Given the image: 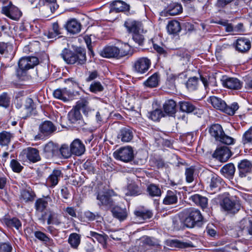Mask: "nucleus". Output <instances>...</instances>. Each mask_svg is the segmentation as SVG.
<instances>
[{"label":"nucleus","mask_w":252,"mask_h":252,"mask_svg":"<svg viewBox=\"0 0 252 252\" xmlns=\"http://www.w3.org/2000/svg\"><path fill=\"white\" fill-rule=\"evenodd\" d=\"M61 56L67 64L77 63L78 65H83L85 64L87 61L86 51L80 48L74 52L64 48L62 51Z\"/></svg>","instance_id":"f257e3e1"},{"label":"nucleus","mask_w":252,"mask_h":252,"mask_svg":"<svg viewBox=\"0 0 252 252\" xmlns=\"http://www.w3.org/2000/svg\"><path fill=\"white\" fill-rule=\"evenodd\" d=\"M209 132L210 135L214 137L217 141L226 145H231L234 143V139L225 135L221 126L219 124L212 125L209 129Z\"/></svg>","instance_id":"f03ea898"},{"label":"nucleus","mask_w":252,"mask_h":252,"mask_svg":"<svg viewBox=\"0 0 252 252\" xmlns=\"http://www.w3.org/2000/svg\"><path fill=\"white\" fill-rule=\"evenodd\" d=\"M185 216L184 224L188 227L192 228L198 222L202 220L200 212L195 208L185 209L183 211Z\"/></svg>","instance_id":"7ed1b4c3"},{"label":"nucleus","mask_w":252,"mask_h":252,"mask_svg":"<svg viewBox=\"0 0 252 252\" xmlns=\"http://www.w3.org/2000/svg\"><path fill=\"white\" fill-rule=\"evenodd\" d=\"M38 63V60L35 57L22 58L19 61V68L17 70L18 76L23 75L28 70L33 68Z\"/></svg>","instance_id":"20e7f679"},{"label":"nucleus","mask_w":252,"mask_h":252,"mask_svg":"<svg viewBox=\"0 0 252 252\" xmlns=\"http://www.w3.org/2000/svg\"><path fill=\"white\" fill-rule=\"evenodd\" d=\"M114 158L124 162H128L134 158V152L129 146L121 147L113 153Z\"/></svg>","instance_id":"39448f33"},{"label":"nucleus","mask_w":252,"mask_h":252,"mask_svg":"<svg viewBox=\"0 0 252 252\" xmlns=\"http://www.w3.org/2000/svg\"><path fill=\"white\" fill-rule=\"evenodd\" d=\"M208 101L217 110H238L239 108L237 102H234L230 106H227L224 100L215 96H210Z\"/></svg>","instance_id":"423d86ee"},{"label":"nucleus","mask_w":252,"mask_h":252,"mask_svg":"<svg viewBox=\"0 0 252 252\" xmlns=\"http://www.w3.org/2000/svg\"><path fill=\"white\" fill-rule=\"evenodd\" d=\"M128 54V52L120 49L115 46H106L100 52V55L107 58L120 59Z\"/></svg>","instance_id":"0eeeda50"},{"label":"nucleus","mask_w":252,"mask_h":252,"mask_svg":"<svg viewBox=\"0 0 252 252\" xmlns=\"http://www.w3.org/2000/svg\"><path fill=\"white\" fill-rule=\"evenodd\" d=\"M151 65L150 59L146 57L137 59L133 63V71L139 74H144L149 69Z\"/></svg>","instance_id":"6e6552de"},{"label":"nucleus","mask_w":252,"mask_h":252,"mask_svg":"<svg viewBox=\"0 0 252 252\" xmlns=\"http://www.w3.org/2000/svg\"><path fill=\"white\" fill-rule=\"evenodd\" d=\"M1 12L7 17L14 20H18L22 14L18 8L14 5L11 1L7 5L2 7Z\"/></svg>","instance_id":"1a4fd4ad"},{"label":"nucleus","mask_w":252,"mask_h":252,"mask_svg":"<svg viewBox=\"0 0 252 252\" xmlns=\"http://www.w3.org/2000/svg\"><path fill=\"white\" fill-rule=\"evenodd\" d=\"M65 82L71 86L72 89H67L66 88L63 89V101H67L70 99H72L77 94H79L78 91L76 89L79 88V84L76 82L73 81L72 79H67L65 80Z\"/></svg>","instance_id":"9d476101"},{"label":"nucleus","mask_w":252,"mask_h":252,"mask_svg":"<svg viewBox=\"0 0 252 252\" xmlns=\"http://www.w3.org/2000/svg\"><path fill=\"white\" fill-rule=\"evenodd\" d=\"M128 32L132 34L138 32H144L143 24L140 21L128 19L124 24Z\"/></svg>","instance_id":"9b49d317"},{"label":"nucleus","mask_w":252,"mask_h":252,"mask_svg":"<svg viewBox=\"0 0 252 252\" xmlns=\"http://www.w3.org/2000/svg\"><path fill=\"white\" fill-rule=\"evenodd\" d=\"M59 149L57 145L52 142H49L44 146V156L47 158L56 157L58 155Z\"/></svg>","instance_id":"f8f14e48"},{"label":"nucleus","mask_w":252,"mask_h":252,"mask_svg":"<svg viewBox=\"0 0 252 252\" xmlns=\"http://www.w3.org/2000/svg\"><path fill=\"white\" fill-rule=\"evenodd\" d=\"M221 81L223 87L230 89L239 90L242 87V82L236 78H223Z\"/></svg>","instance_id":"ddd939ff"},{"label":"nucleus","mask_w":252,"mask_h":252,"mask_svg":"<svg viewBox=\"0 0 252 252\" xmlns=\"http://www.w3.org/2000/svg\"><path fill=\"white\" fill-rule=\"evenodd\" d=\"M183 11L182 5L178 2L170 3L167 7L162 12L165 16L168 15H176L180 14Z\"/></svg>","instance_id":"4468645a"},{"label":"nucleus","mask_w":252,"mask_h":252,"mask_svg":"<svg viewBox=\"0 0 252 252\" xmlns=\"http://www.w3.org/2000/svg\"><path fill=\"white\" fill-rule=\"evenodd\" d=\"M16 107L17 109H24L27 110H34L36 109L35 104L31 98H27L24 100L17 99Z\"/></svg>","instance_id":"2eb2a0df"},{"label":"nucleus","mask_w":252,"mask_h":252,"mask_svg":"<svg viewBox=\"0 0 252 252\" xmlns=\"http://www.w3.org/2000/svg\"><path fill=\"white\" fill-rule=\"evenodd\" d=\"M64 27L71 34H74L79 33L81 31V24L75 19L68 20Z\"/></svg>","instance_id":"dca6fc26"},{"label":"nucleus","mask_w":252,"mask_h":252,"mask_svg":"<svg viewBox=\"0 0 252 252\" xmlns=\"http://www.w3.org/2000/svg\"><path fill=\"white\" fill-rule=\"evenodd\" d=\"M177 111H148L147 116L154 121H158L162 117H175Z\"/></svg>","instance_id":"f3484780"},{"label":"nucleus","mask_w":252,"mask_h":252,"mask_svg":"<svg viewBox=\"0 0 252 252\" xmlns=\"http://www.w3.org/2000/svg\"><path fill=\"white\" fill-rule=\"evenodd\" d=\"M70 148L72 154L77 156H81L85 151V145L78 139L73 140L70 144Z\"/></svg>","instance_id":"a211bd4d"},{"label":"nucleus","mask_w":252,"mask_h":252,"mask_svg":"<svg viewBox=\"0 0 252 252\" xmlns=\"http://www.w3.org/2000/svg\"><path fill=\"white\" fill-rule=\"evenodd\" d=\"M235 44L236 49L241 52L247 51L251 47L250 40L245 37L237 39Z\"/></svg>","instance_id":"6ab92c4d"},{"label":"nucleus","mask_w":252,"mask_h":252,"mask_svg":"<svg viewBox=\"0 0 252 252\" xmlns=\"http://www.w3.org/2000/svg\"><path fill=\"white\" fill-rule=\"evenodd\" d=\"M238 166L239 176L241 177H245L247 174L252 172V164L250 161L247 159L242 160Z\"/></svg>","instance_id":"aec40b11"},{"label":"nucleus","mask_w":252,"mask_h":252,"mask_svg":"<svg viewBox=\"0 0 252 252\" xmlns=\"http://www.w3.org/2000/svg\"><path fill=\"white\" fill-rule=\"evenodd\" d=\"M56 127L50 121H45L39 126V130L44 135H49L56 130Z\"/></svg>","instance_id":"412c9836"},{"label":"nucleus","mask_w":252,"mask_h":252,"mask_svg":"<svg viewBox=\"0 0 252 252\" xmlns=\"http://www.w3.org/2000/svg\"><path fill=\"white\" fill-rule=\"evenodd\" d=\"M208 184L211 190L219 189L222 183L221 179L215 174H211L208 178Z\"/></svg>","instance_id":"4be33fe9"},{"label":"nucleus","mask_w":252,"mask_h":252,"mask_svg":"<svg viewBox=\"0 0 252 252\" xmlns=\"http://www.w3.org/2000/svg\"><path fill=\"white\" fill-rule=\"evenodd\" d=\"M52 199L49 196L38 199L35 202V207L37 212H43L47 208L48 203L51 202Z\"/></svg>","instance_id":"5701e85b"},{"label":"nucleus","mask_w":252,"mask_h":252,"mask_svg":"<svg viewBox=\"0 0 252 252\" xmlns=\"http://www.w3.org/2000/svg\"><path fill=\"white\" fill-rule=\"evenodd\" d=\"M27 158L32 162H37L40 159L38 151L33 148H28L24 151Z\"/></svg>","instance_id":"b1692460"},{"label":"nucleus","mask_w":252,"mask_h":252,"mask_svg":"<svg viewBox=\"0 0 252 252\" xmlns=\"http://www.w3.org/2000/svg\"><path fill=\"white\" fill-rule=\"evenodd\" d=\"M133 132L129 128H122L118 135V138L123 142H128L133 138Z\"/></svg>","instance_id":"393cba45"},{"label":"nucleus","mask_w":252,"mask_h":252,"mask_svg":"<svg viewBox=\"0 0 252 252\" xmlns=\"http://www.w3.org/2000/svg\"><path fill=\"white\" fill-rule=\"evenodd\" d=\"M129 9V5L121 0H115L112 3V7L111 11L116 13L128 11Z\"/></svg>","instance_id":"a878e982"},{"label":"nucleus","mask_w":252,"mask_h":252,"mask_svg":"<svg viewBox=\"0 0 252 252\" xmlns=\"http://www.w3.org/2000/svg\"><path fill=\"white\" fill-rule=\"evenodd\" d=\"M62 172L60 170L55 169L47 179V182L51 187L56 186L61 177Z\"/></svg>","instance_id":"bb28decb"},{"label":"nucleus","mask_w":252,"mask_h":252,"mask_svg":"<svg viewBox=\"0 0 252 252\" xmlns=\"http://www.w3.org/2000/svg\"><path fill=\"white\" fill-rule=\"evenodd\" d=\"M177 191L168 190L165 197L163 200V203L164 205L175 204L178 202Z\"/></svg>","instance_id":"cd10ccee"},{"label":"nucleus","mask_w":252,"mask_h":252,"mask_svg":"<svg viewBox=\"0 0 252 252\" xmlns=\"http://www.w3.org/2000/svg\"><path fill=\"white\" fill-rule=\"evenodd\" d=\"M113 216L120 221H123L126 219L127 213L126 208H122L119 206H115L112 209Z\"/></svg>","instance_id":"c85d7f7f"},{"label":"nucleus","mask_w":252,"mask_h":252,"mask_svg":"<svg viewBox=\"0 0 252 252\" xmlns=\"http://www.w3.org/2000/svg\"><path fill=\"white\" fill-rule=\"evenodd\" d=\"M167 32L170 34L178 33L181 30L180 23L176 20H171L166 26Z\"/></svg>","instance_id":"c756f323"},{"label":"nucleus","mask_w":252,"mask_h":252,"mask_svg":"<svg viewBox=\"0 0 252 252\" xmlns=\"http://www.w3.org/2000/svg\"><path fill=\"white\" fill-rule=\"evenodd\" d=\"M136 220L137 222L142 223L145 220L150 219L153 216V213L149 210H139L135 211Z\"/></svg>","instance_id":"7c9ffc66"},{"label":"nucleus","mask_w":252,"mask_h":252,"mask_svg":"<svg viewBox=\"0 0 252 252\" xmlns=\"http://www.w3.org/2000/svg\"><path fill=\"white\" fill-rule=\"evenodd\" d=\"M217 157L221 160H227L231 156V152L226 146H223L217 149L215 153Z\"/></svg>","instance_id":"2f4dec72"},{"label":"nucleus","mask_w":252,"mask_h":252,"mask_svg":"<svg viewBox=\"0 0 252 252\" xmlns=\"http://www.w3.org/2000/svg\"><path fill=\"white\" fill-rule=\"evenodd\" d=\"M190 199L196 205L200 206L203 209H206L208 206V199L198 194L191 196Z\"/></svg>","instance_id":"473e14b6"},{"label":"nucleus","mask_w":252,"mask_h":252,"mask_svg":"<svg viewBox=\"0 0 252 252\" xmlns=\"http://www.w3.org/2000/svg\"><path fill=\"white\" fill-rule=\"evenodd\" d=\"M159 82V75L157 72L155 73L149 77L144 82V85L149 88H153L158 86Z\"/></svg>","instance_id":"72a5a7b5"},{"label":"nucleus","mask_w":252,"mask_h":252,"mask_svg":"<svg viewBox=\"0 0 252 252\" xmlns=\"http://www.w3.org/2000/svg\"><path fill=\"white\" fill-rule=\"evenodd\" d=\"M126 195H137L140 193L138 186L134 182L131 181L128 184L126 189L124 190Z\"/></svg>","instance_id":"f704fd0d"},{"label":"nucleus","mask_w":252,"mask_h":252,"mask_svg":"<svg viewBox=\"0 0 252 252\" xmlns=\"http://www.w3.org/2000/svg\"><path fill=\"white\" fill-rule=\"evenodd\" d=\"M68 119L71 124H81L82 120L80 111H69Z\"/></svg>","instance_id":"c9c22d12"},{"label":"nucleus","mask_w":252,"mask_h":252,"mask_svg":"<svg viewBox=\"0 0 252 252\" xmlns=\"http://www.w3.org/2000/svg\"><path fill=\"white\" fill-rule=\"evenodd\" d=\"M12 137V134L9 132L3 131L0 132V145L7 146L10 143Z\"/></svg>","instance_id":"e433bc0d"},{"label":"nucleus","mask_w":252,"mask_h":252,"mask_svg":"<svg viewBox=\"0 0 252 252\" xmlns=\"http://www.w3.org/2000/svg\"><path fill=\"white\" fill-rule=\"evenodd\" d=\"M240 227L243 231L252 235V220L244 219L240 222Z\"/></svg>","instance_id":"4c0bfd02"},{"label":"nucleus","mask_w":252,"mask_h":252,"mask_svg":"<svg viewBox=\"0 0 252 252\" xmlns=\"http://www.w3.org/2000/svg\"><path fill=\"white\" fill-rule=\"evenodd\" d=\"M235 171V168L233 164L228 163L223 166L220 169L221 172L226 177L232 176Z\"/></svg>","instance_id":"58836bf2"},{"label":"nucleus","mask_w":252,"mask_h":252,"mask_svg":"<svg viewBox=\"0 0 252 252\" xmlns=\"http://www.w3.org/2000/svg\"><path fill=\"white\" fill-rule=\"evenodd\" d=\"M90 235L92 237L94 242L97 241L102 245H105L107 238V235L104 234H99L94 231H90Z\"/></svg>","instance_id":"ea45409f"},{"label":"nucleus","mask_w":252,"mask_h":252,"mask_svg":"<svg viewBox=\"0 0 252 252\" xmlns=\"http://www.w3.org/2000/svg\"><path fill=\"white\" fill-rule=\"evenodd\" d=\"M97 199L99 201L98 203L99 205H102L106 206H111L112 205L110 197L103 193H98L97 196Z\"/></svg>","instance_id":"a19ab883"},{"label":"nucleus","mask_w":252,"mask_h":252,"mask_svg":"<svg viewBox=\"0 0 252 252\" xmlns=\"http://www.w3.org/2000/svg\"><path fill=\"white\" fill-rule=\"evenodd\" d=\"M68 241L72 248L76 249L80 243V236L76 233H71L69 236Z\"/></svg>","instance_id":"79ce46f5"},{"label":"nucleus","mask_w":252,"mask_h":252,"mask_svg":"<svg viewBox=\"0 0 252 252\" xmlns=\"http://www.w3.org/2000/svg\"><path fill=\"white\" fill-rule=\"evenodd\" d=\"M199 80L196 77L189 78L186 83V87L189 91L197 90L198 86Z\"/></svg>","instance_id":"37998d69"},{"label":"nucleus","mask_w":252,"mask_h":252,"mask_svg":"<svg viewBox=\"0 0 252 252\" xmlns=\"http://www.w3.org/2000/svg\"><path fill=\"white\" fill-rule=\"evenodd\" d=\"M10 97L7 93H2L0 95V107L4 109L8 108L10 104Z\"/></svg>","instance_id":"c03bdc74"},{"label":"nucleus","mask_w":252,"mask_h":252,"mask_svg":"<svg viewBox=\"0 0 252 252\" xmlns=\"http://www.w3.org/2000/svg\"><path fill=\"white\" fill-rule=\"evenodd\" d=\"M5 222L7 226L15 227L18 230H19L22 228L21 221L15 218H13L11 219H6Z\"/></svg>","instance_id":"a18cd8bd"},{"label":"nucleus","mask_w":252,"mask_h":252,"mask_svg":"<svg viewBox=\"0 0 252 252\" xmlns=\"http://www.w3.org/2000/svg\"><path fill=\"white\" fill-rule=\"evenodd\" d=\"M89 102L87 99L81 98L77 101L75 106L74 107V110H86L89 109Z\"/></svg>","instance_id":"49530a36"},{"label":"nucleus","mask_w":252,"mask_h":252,"mask_svg":"<svg viewBox=\"0 0 252 252\" xmlns=\"http://www.w3.org/2000/svg\"><path fill=\"white\" fill-rule=\"evenodd\" d=\"M13 48V45L9 42H0V54L11 53Z\"/></svg>","instance_id":"de8ad7c7"},{"label":"nucleus","mask_w":252,"mask_h":252,"mask_svg":"<svg viewBox=\"0 0 252 252\" xmlns=\"http://www.w3.org/2000/svg\"><path fill=\"white\" fill-rule=\"evenodd\" d=\"M61 34V29L59 24L57 22H55L52 25V31L49 32L47 36L49 38H53Z\"/></svg>","instance_id":"09e8293b"},{"label":"nucleus","mask_w":252,"mask_h":252,"mask_svg":"<svg viewBox=\"0 0 252 252\" xmlns=\"http://www.w3.org/2000/svg\"><path fill=\"white\" fill-rule=\"evenodd\" d=\"M171 244L172 246L181 249L194 247L192 243L190 242H183L178 240H172Z\"/></svg>","instance_id":"8fccbe9b"},{"label":"nucleus","mask_w":252,"mask_h":252,"mask_svg":"<svg viewBox=\"0 0 252 252\" xmlns=\"http://www.w3.org/2000/svg\"><path fill=\"white\" fill-rule=\"evenodd\" d=\"M147 191L151 196H159L161 195L160 189L154 184H151L148 187Z\"/></svg>","instance_id":"3c124183"},{"label":"nucleus","mask_w":252,"mask_h":252,"mask_svg":"<svg viewBox=\"0 0 252 252\" xmlns=\"http://www.w3.org/2000/svg\"><path fill=\"white\" fill-rule=\"evenodd\" d=\"M104 88L100 82L95 81L93 82L90 86L89 90L92 93L97 94L103 91Z\"/></svg>","instance_id":"603ef678"},{"label":"nucleus","mask_w":252,"mask_h":252,"mask_svg":"<svg viewBox=\"0 0 252 252\" xmlns=\"http://www.w3.org/2000/svg\"><path fill=\"white\" fill-rule=\"evenodd\" d=\"M61 223L60 217L55 214H51L48 218L47 224H54L59 225Z\"/></svg>","instance_id":"864d4df0"},{"label":"nucleus","mask_w":252,"mask_h":252,"mask_svg":"<svg viewBox=\"0 0 252 252\" xmlns=\"http://www.w3.org/2000/svg\"><path fill=\"white\" fill-rule=\"evenodd\" d=\"M180 110H195L196 106L189 101H181L179 103Z\"/></svg>","instance_id":"5fc2aeb1"},{"label":"nucleus","mask_w":252,"mask_h":252,"mask_svg":"<svg viewBox=\"0 0 252 252\" xmlns=\"http://www.w3.org/2000/svg\"><path fill=\"white\" fill-rule=\"evenodd\" d=\"M60 152L64 158H67L71 157L72 154L71 149H69L66 145H63L60 149Z\"/></svg>","instance_id":"6e6d98bb"},{"label":"nucleus","mask_w":252,"mask_h":252,"mask_svg":"<svg viewBox=\"0 0 252 252\" xmlns=\"http://www.w3.org/2000/svg\"><path fill=\"white\" fill-rule=\"evenodd\" d=\"M163 110H174L176 106V102L172 99H168L162 104Z\"/></svg>","instance_id":"4d7b16f0"},{"label":"nucleus","mask_w":252,"mask_h":252,"mask_svg":"<svg viewBox=\"0 0 252 252\" xmlns=\"http://www.w3.org/2000/svg\"><path fill=\"white\" fill-rule=\"evenodd\" d=\"M143 33V32H138L132 34V39L140 46L143 45L145 40L144 35L142 34Z\"/></svg>","instance_id":"13d9d810"},{"label":"nucleus","mask_w":252,"mask_h":252,"mask_svg":"<svg viewBox=\"0 0 252 252\" xmlns=\"http://www.w3.org/2000/svg\"><path fill=\"white\" fill-rule=\"evenodd\" d=\"M10 165L12 170L14 172L16 173L20 172L23 168V167L20 164V163L15 159H12L11 160Z\"/></svg>","instance_id":"bf43d9fd"},{"label":"nucleus","mask_w":252,"mask_h":252,"mask_svg":"<svg viewBox=\"0 0 252 252\" xmlns=\"http://www.w3.org/2000/svg\"><path fill=\"white\" fill-rule=\"evenodd\" d=\"M194 169L192 167L187 168L186 170L185 175L186 181L188 183H191L194 180Z\"/></svg>","instance_id":"052dcab7"},{"label":"nucleus","mask_w":252,"mask_h":252,"mask_svg":"<svg viewBox=\"0 0 252 252\" xmlns=\"http://www.w3.org/2000/svg\"><path fill=\"white\" fill-rule=\"evenodd\" d=\"M242 140L244 144L252 142V126L244 133Z\"/></svg>","instance_id":"680f3d73"},{"label":"nucleus","mask_w":252,"mask_h":252,"mask_svg":"<svg viewBox=\"0 0 252 252\" xmlns=\"http://www.w3.org/2000/svg\"><path fill=\"white\" fill-rule=\"evenodd\" d=\"M234 205V203L229 199L225 198L223 199L222 207L225 210L232 211Z\"/></svg>","instance_id":"e2e57ef3"},{"label":"nucleus","mask_w":252,"mask_h":252,"mask_svg":"<svg viewBox=\"0 0 252 252\" xmlns=\"http://www.w3.org/2000/svg\"><path fill=\"white\" fill-rule=\"evenodd\" d=\"M153 48L160 56L166 57L167 55L166 50L162 46L153 44Z\"/></svg>","instance_id":"0e129e2a"},{"label":"nucleus","mask_w":252,"mask_h":252,"mask_svg":"<svg viewBox=\"0 0 252 252\" xmlns=\"http://www.w3.org/2000/svg\"><path fill=\"white\" fill-rule=\"evenodd\" d=\"M34 236L38 239L45 242H48L50 240V238L45 234L41 231H35L34 232Z\"/></svg>","instance_id":"69168bd1"},{"label":"nucleus","mask_w":252,"mask_h":252,"mask_svg":"<svg viewBox=\"0 0 252 252\" xmlns=\"http://www.w3.org/2000/svg\"><path fill=\"white\" fill-rule=\"evenodd\" d=\"M21 197L25 202L32 201L33 198L32 193L27 190H23L21 192Z\"/></svg>","instance_id":"338daca9"},{"label":"nucleus","mask_w":252,"mask_h":252,"mask_svg":"<svg viewBox=\"0 0 252 252\" xmlns=\"http://www.w3.org/2000/svg\"><path fill=\"white\" fill-rule=\"evenodd\" d=\"M12 246L8 243H3L0 246V252H11Z\"/></svg>","instance_id":"774afa93"}]
</instances>
